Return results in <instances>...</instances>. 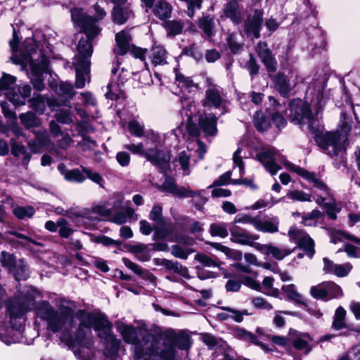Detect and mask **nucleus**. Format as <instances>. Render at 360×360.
<instances>
[{
	"mask_svg": "<svg viewBox=\"0 0 360 360\" xmlns=\"http://www.w3.org/2000/svg\"><path fill=\"white\" fill-rule=\"evenodd\" d=\"M35 311L39 318L46 321L50 330L62 332L60 341L71 349L80 360H95L92 352L91 327L98 333V337L105 340V355L110 358L117 356L122 342L112 334V324L105 315L79 311L76 317L80 321L79 327L75 338H73L70 330L75 323V314L70 308L61 307L60 311H57L49 302L41 301L35 306Z\"/></svg>",
	"mask_w": 360,
	"mask_h": 360,
	"instance_id": "f257e3e1",
	"label": "nucleus"
},
{
	"mask_svg": "<svg viewBox=\"0 0 360 360\" xmlns=\"http://www.w3.org/2000/svg\"><path fill=\"white\" fill-rule=\"evenodd\" d=\"M322 89L323 86L321 85L317 91L316 97L311 99L312 104L317 108L316 115L311 113L307 103L297 99L290 103V117L292 122L302 127L307 125V129L316 134V141L318 146L328 155L340 156L342 159L345 152L348 133L351 130L350 122L342 114L339 128L336 131L319 134L321 122L318 115L323 105Z\"/></svg>",
	"mask_w": 360,
	"mask_h": 360,
	"instance_id": "f03ea898",
	"label": "nucleus"
},
{
	"mask_svg": "<svg viewBox=\"0 0 360 360\" xmlns=\"http://www.w3.org/2000/svg\"><path fill=\"white\" fill-rule=\"evenodd\" d=\"M71 15L75 25L80 27L86 34L85 37H82L79 39L77 53L72 63L76 72L75 86L77 89H82L85 86L86 79H89V58L93 53L91 40L99 34L100 29L96 25L94 19L91 16L85 15L82 9H72Z\"/></svg>",
	"mask_w": 360,
	"mask_h": 360,
	"instance_id": "7ed1b4c3",
	"label": "nucleus"
},
{
	"mask_svg": "<svg viewBox=\"0 0 360 360\" xmlns=\"http://www.w3.org/2000/svg\"><path fill=\"white\" fill-rule=\"evenodd\" d=\"M39 296V292L32 287H27L7 305L11 327L0 326V340L7 345L22 342V323L25 314L34 306V300Z\"/></svg>",
	"mask_w": 360,
	"mask_h": 360,
	"instance_id": "20e7f679",
	"label": "nucleus"
},
{
	"mask_svg": "<svg viewBox=\"0 0 360 360\" xmlns=\"http://www.w3.org/2000/svg\"><path fill=\"white\" fill-rule=\"evenodd\" d=\"M10 46L13 50L11 60L13 63L20 65L22 70L29 65L31 70L30 77L34 88L38 91L43 90L44 84L42 74L47 69L46 51L39 50V52H38L39 46L32 37L24 40L19 52L15 50L16 44L14 39L10 41Z\"/></svg>",
	"mask_w": 360,
	"mask_h": 360,
	"instance_id": "39448f33",
	"label": "nucleus"
},
{
	"mask_svg": "<svg viewBox=\"0 0 360 360\" xmlns=\"http://www.w3.org/2000/svg\"><path fill=\"white\" fill-rule=\"evenodd\" d=\"M288 166L294 169L296 174L313 184V186L316 189L313 192L314 196H316V202L326 209V213L330 219H335L337 218V213L340 212L341 207L331 195L327 186L320 179H317L314 174L304 169L290 165H288Z\"/></svg>",
	"mask_w": 360,
	"mask_h": 360,
	"instance_id": "423d86ee",
	"label": "nucleus"
},
{
	"mask_svg": "<svg viewBox=\"0 0 360 360\" xmlns=\"http://www.w3.org/2000/svg\"><path fill=\"white\" fill-rule=\"evenodd\" d=\"M188 106L183 108L181 113L182 116L187 117L186 129L190 136L196 139L200 134L199 129L195 124H198L206 136H215L217 134V122L218 117L216 115L205 113L201 115L198 119L196 117L197 109L195 105L188 102ZM196 140V139H194Z\"/></svg>",
	"mask_w": 360,
	"mask_h": 360,
	"instance_id": "0eeeda50",
	"label": "nucleus"
},
{
	"mask_svg": "<svg viewBox=\"0 0 360 360\" xmlns=\"http://www.w3.org/2000/svg\"><path fill=\"white\" fill-rule=\"evenodd\" d=\"M116 325L117 331L121 334L124 341L134 346L135 359H143L144 360H148L150 357L158 354L157 342L155 340L151 342H145L143 346L139 342L135 327L122 322H117Z\"/></svg>",
	"mask_w": 360,
	"mask_h": 360,
	"instance_id": "6e6552de",
	"label": "nucleus"
},
{
	"mask_svg": "<svg viewBox=\"0 0 360 360\" xmlns=\"http://www.w3.org/2000/svg\"><path fill=\"white\" fill-rule=\"evenodd\" d=\"M256 160H258L265 170L274 176L281 169L276 163V160L282 162L286 169L295 172L294 169L290 168L288 165L297 167L296 165L287 161L283 155H282L276 148L272 147L262 148L256 154Z\"/></svg>",
	"mask_w": 360,
	"mask_h": 360,
	"instance_id": "1a4fd4ad",
	"label": "nucleus"
},
{
	"mask_svg": "<svg viewBox=\"0 0 360 360\" xmlns=\"http://www.w3.org/2000/svg\"><path fill=\"white\" fill-rule=\"evenodd\" d=\"M115 40L117 44L115 49V54L123 56L129 51L134 58L144 60L147 50L136 46H131L130 49L131 36L128 32L123 30L118 32L115 36Z\"/></svg>",
	"mask_w": 360,
	"mask_h": 360,
	"instance_id": "9d476101",
	"label": "nucleus"
},
{
	"mask_svg": "<svg viewBox=\"0 0 360 360\" xmlns=\"http://www.w3.org/2000/svg\"><path fill=\"white\" fill-rule=\"evenodd\" d=\"M288 236L290 240L296 243L300 248L307 252L310 258L313 256L314 243L307 233L292 226L288 231Z\"/></svg>",
	"mask_w": 360,
	"mask_h": 360,
	"instance_id": "9b49d317",
	"label": "nucleus"
},
{
	"mask_svg": "<svg viewBox=\"0 0 360 360\" xmlns=\"http://www.w3.org/2000/svg\"><path fill=\"white\" fill-rule=\"evenodd\" d=\"M193 147L188 146V150H183L179 153L178 157V161L181 165V169L186 175L190 173L189 161L191 150H194L195 152L198 153L200 160L203 158L206 153V146L202 142L199 140H193Z\"/></svg>",
	"mask_w": 360,
	"mask_h": 360,
	"instance_id": "f8f14e48",
	"label": "nucleus"
},
{
	"mask_svg": "<svg viewBox=\"0 0 360 360\" xmlns=\"http://www.w3.org/2000/svg\"><path fill=\"white\" fill-rule=\"evenodd\" d=\"M202 105L208 109L219 110V116L226 112L225 101L221 96L218 89L214 86H210L205 91V98Z\"/></svg>",
	"mask_w": 360,
	"mask_h": 360,
	"instance_id": "ddd939ff",
	"label": "nucleus"
},
{
	"mask_svg": "<svg viewBox=\"0 0 360 360\" xmlns=\"http://www.w3.org/2000/svg\"><path fill=\"white\" fill-rule=\"evenodd\" d=\"M263 13L255 10L252 15H249L244 23L245 32L255 39L260 37V29L263 22Z\"/></svg>",
	"mask_w": 360,
	"mask_h": 360,
	"instance_id": "4468645a",
	"label": "nucleus"
},
{
	"mask_svg": "<svg viewBox=\"0 0 360 360\" xmlns=\"http://www.w3.org/2000/svg\"><path fill=\"white\" fill-rule=\"evenodd\" d=\"M229 231L231 233L230 240L233 243L252 247L256 244L254 243V240L257 239V237L249 234L242 228L233 225L229 228Z\"/></svg>",
	"mask_w": 360,
	"mask_h": 360,
	"instance_id": "2eb2a0df",
	"label": "nucleus"
},
{
	"mask_svg": "<svg viewBox=\"0 0 360 360\" xmlns=\"http://www.w3.org/2000/svg\"><path fill=\"white\" fill-rule=\"evenodd\" d=\"M124 148L131 152L133 154L143 155L153 164L156 165L158 166L160 165V160L158 157H156V154H158L156 150L149 148L145 149L143 143H140L138 144H125L124 146Z\"/></svg>",
	"mask_w": 360,
	"mask_h": 360,
	"instance_id": "dca6fc26",
	"label": "nucleus"
},
{
	"mask_svg": "<svg viewBox=\"0 0 360 360\" xmlns=\"http://www.w3.org/2000/svg\"><path fill=\"white\" fill-rule=\"evenodd\" d=\"M161 190L181 197H194L200 194L199 191H193L184 187H178L173 179L166 177Z\"/></svg>",
	"mask_w": 360,
	"mask_h": 360,
	"instance_id": "f3484780",
	"label": "nucleus"
},
{
	"mask_svg": "<svg viewBox=\"0 0 360 360\" xmlns=\"http://www.w3.org/2000/svg\"><path fill=\"white\" fill-rule=\"evenodd\" d=\"M254 248L263 255H271L278 260H282L293 251L286 248H279L272 245H262L260 243H256Z\"/></svg>",
	"mask_w": 360,
	"mask_h": 360,
	"instance_id": "a211bd4d",
	"label": "nucleus"
},
{
	"mask_svg": "<svg viewBox=\"0 0 360 360\" xmlns=\"http://www.w3.org/2000/svg\"><path fill=\"white\" fill-rule=\"evenodd\" d=\"M257 53L267 70L269 72H275L277 68V63L271 51L267 47V44L264 42H259L257 46Z\"/></svg>",
	"mask_w": 360,
	"mask_h": 360,
	"instance_id": "6ab92c4d",
	"label": "nucleus"
},
{
	"mask_svg": "<svg viewBox=\"0 0 360 360\" xmlns=\"http://www.w3.org/2000/svg\"><path fill=\"white\" fill-rule=\"evenodd\" d=\"M352 266L349 263L344 264H334L327 258H323V270L325 273L333 274L338 277H344L348 275Z\"/></svg>",
	"mask_w": 360,
	"mask_h": 360,
	"instance_id": "aec40b11",
	"label": "nucleus"
},
{
	"mask_svg": "<svg viewBox=\"0 0 360 360\" xmlns=\"http://www.w3.org/2000/svg\"><path fill=\"white\" fill-rule=\"evenodd\" d=\"M145 136L146 137L145 142L146 146L149 144L150 142L153 143L155 146V147L152 148L156 150L158 153V154H156V157H158L160 160V165L158 166L162 169H165L167 167L168 162L169 161V156L161 153L157 149V146H158L160 139L159 134L155 133L154 131H150L147 132L146 135L145 134Z\"/></svg>",
	"mask_w": 360,
	"mask_h": 360,
	"instance_id": "412c9836",
	"label": "nucleus"
},
{
	"mask_svg": "<svg viewBox=\"0 0 360 360\" xmlns=\"http://www.w3.org/2000/svg\"><path fill=\"white\" fill-rule=\"evenodd\" d=\"M36 141H30L28 145L33 153H38L41 147H49L55 150L54 145L51 142L48 133L46 130H39L35 131Z\"/></svg>",
	"mask_w": 360,
	"mask_h": 360,
	"instance_id": "4be33fe9",
	"label": "nucleus"
},
{
	"mask_svg": "<svg viewBox=\"0 0 360 360\" xmlns=\"http://www.w3.org/2000/svg\"><path fill=\"white\" fill-rule=\"evenodd\" d=\"M58 169L68 181L80 184L86 179L82 170L78 169H68L63 163L58 165Z\"/></svg>",
	"mask_w": 360,
	"mask_h": 360,
	"instance_id": "5701e85b",
	"label": "nucleus"
},
{
	"mask_svg": "<svg viewBox=\"0 0 360 360\" xmlns=\"http://www.w3.org/2000/svg\"><path fill=\"white\" fill-rule=\"evenodd\" d=\"M166 335L180 349H188L191 345L190 337L184 332L176 334L173 330H169Z\"/></svg>",
	"mask_w": 360,
	"mask_h": 360,
	"instance_id": "b1692460",
	"label": "nucleus"
},
{
	"mask_svg": "<svg viewBox=\"0 0 360 360\" xmlns=\"http://www.w3.org/2000/svg\"><path fill=\"white\" fill-rule=\"evenodd\" d=\"M32 89L29 84H24L18 88L19 94L13 92L7 94V98L13 104L22 105L25 103V99L31 95Z\"/></svg>",
	"mask_w": 360,
	"mask_h": 360,
	"instance_id": "393cba45",
	"label": "nucleus"
},
{
	"mask_svg": "<svg viewBox=\"0 0 360 360\" xmlns=\"http://www.w3.org/2000/svg\"><path fill=\"white\" fill-rule=\"evenodd\" d=\"M278 225L279 219L277 217H272L263 220L259 218L256 230L274 233L278 231Z\"/></svg>",
	"mask_w": 360,
	"mask_h": 360,
	"instance_id": "a878e982",
	"label": "nucleus"
},
{
	"mask_svg": "<svg viewBox=\"0 0 360 360\" xmlns=\"http://www.w3.org/2000/svg\"><path fill=\"white\" fill-rule=\"evenodd\" d=\"M150 58L155 66L164 65L167 63L168 53L162 46L155 45L150 50Z\"/></svg>",
	"mask_w": 360,
	"mask_h": 360,
	"instance_id": "bb28decb",
	"label": "nucleus"
},
{
	"mask_svg": "<svg viewBox=\"0 0 360 360\" xmlns=\"http://www.w3.org/2000/svg\"><path fill=\"white\" fill-rule=\"evenodd\" d=\"M152 8L153 14L160 20H165L171 16L172 7L165 0H158Z\"/></svg>",
	"mask_w": 360,
	"mask_h": 360,
	"instance_id": "cd10ccee",
	"label": "nucleus"
},
{
	"mask_svg": "<svg viewBox=\"0 0 360 360\" xmlns=\"http://www.w3.org/2000/svg\"><path fill=\"white\" fill-rule=\"evenodd\" d=\"M312 338L309 333H300L293 340L292 345L295 349L303 351L305 354H309L311 350L310 342Z\"/></svg>",
	"mask_w": 360,
	"mask_h": 360,
	"instance_id": "c85d7f7f",
	"label": "nucleus"
},
{
	"mask_svg": "<svg viewBox=\"0 0 360 360\" xmlns=\"http://www.w3.org/2000/svg\"><path fill=\"white\" fill-rule=\"evenodd\" d=\"M225 15L230 18L235 24H239L241 21V14L239 6L237 1H231L229 2L224 9Z\"/></svg>",
	"mask_w": 360,
	"mask_h": 360,
	"instance_id": "c756f323",
	"label": "nucleus"
},
{
	"mask_svg": "<svg viewBox=\"0 0 360 360\" xmlns=\"http://www.w3.org/2000/svg\"><path fill=\"white\" fill-rule=\"evenodd\" d=\"M234 334L236 337L251 343L259 345L264 351L268 352L269 349L264 344L259 342L257 340L256 335L242 328H237L235 330Z\"/></svg>",
	"mask_w": 360,
	"mask_h": 360,
	"instance_id": "7c9ffc66",
	"label": "nucleus"
},
{
	"mask_svg": "<svg viewBox=\"0 0 360 360\" xmlns=\"http://www.w3.org/2000/svg\"><path fill=\"white\" fill-rule=\"evenodd\" d=\"M131 11L127 7L115 6L112 11V20L122 25L129 19Z\"/></svg>",
	"mask_w": 360,
	"mask_h": 360,
	"instance_id": "2f4dec72",
	"label": "nucleus"
},
{
	"mask_svg": "<svg viewBox=\"0 0 360 360\" xmlns=\"http://www.w3.org/2000/svg\"><path fill=\"white\" fill-rule=\"evenodd\" d=\"M16 280H25L29 276V270L22 260L15 263L11 271Z\"/></svg>",
	"mask_w": 360,
	"mask_h": 360,
	"instance_id": "473e14b6",
	"label": "nucleus"
},
{
	"mask_svg": "<svg viewBox=\"0 0 360 360\" xmlns=\"http://www.w3.org/2000/svg\"><path fill=\"white\" fill-rule=\"evenodd\" d=\"M209 232L213 237L218 236L224 238L229 235L228 225L224 222L211 224Z\"/></svg>",
	"mask_w": 360,
	"mask_h": 360,
	"instance_id": "72a5a7b5",
	"label": "nucleus"
},
{
	"mask_svg": "<svg viewBox=\"0 0 360 360\" xmlns=\"http://www.w3.org/2000/svg\"><path fill=\"white\" fill-rule=\"evenodd\" d=\"M281 290L286 295L288 299L294 300L299 304H304L302 295L296 290L295 286L293 284L283 285Z\"/></svg>",
	"mask_w": 360,
	"mask_h": 360,
	"instance_id": "f704fd0d",
	"label": "nucleus"
},
{
	"mask_svg": "<svg viewBox=\"0 0 360 360\" xmlns=\"http://www.w3.org/2000/svg\"><path fill=\"white\" fill-rule=\"evenodd\" d=\"M345 240H352L355 243L360 245V239L353 235L340 230H334L332 231L331 241L333 243H336L338 241H344Z\"/></svg>",
	"mask_w": 360,
	"mask_h": 360,
	"instance_id": "c9c22d12",
	"label": "nucleus"
},
{
	"mask_svg": "<svg viewBox=\"0 0 360 360\" xmlns=\"http://www.w3.org/2000/svg\"><path fill=\"white\" fill-rule=\"evenodd\" d=\"M275 83L280 93L285 96L290 90V84L287 77L278 73L275 77Z\"/></svg>",
	"mask_w": 360,
	"mask_h": 360,
	"instance_id": "e433bc0d",
	"label": "nucleus"
},
{
	"mask_svg": "<svg viewBox=\"0 0 360 360\" xmlns=\"http://www.w3.org/2000/svg\"><path fill=\"white\" fill-rule=\"evenodd\" d=\"M124 79L122 78L118 82H111L107 86L108 91L105 93L107 98L111 100L117 99L120 93V84L124 83Z\"/></svg>",
	"mask_w": 360,
	"mask_h": 360,
	"instance_id": "4c0bfd02",
	"label": "nucleus"
},
{
	"mask_svg": "<svg viewBox=\"0 0 360 360\" xmlns=\"http://www.w3.org/2000/svg\"><path fill=\"white\" fill-rule=\"evenodd\" d=\"M346 311L342 307H339L335 310L333 321V328L336 330H340L345 327Z\"/></svg>",
	"mask_w": 360,
	"mask_h": 360,
	"instance_id": "58836bf2",
	"label": "nucleus"
},
{
	"mask_svg": "<svg viewBox=\"0 0 360 360\" xmlns=\"http://www.w3.org/2000/svg\"><path fill=\"white\" fill-rule=\"evenodd\" d=\"M19 118L22 125L29 129L39 124V120L32 112H27L20 115Z\"/></svg>",
	"mask_w": 360,
	"mask_h": 360,
	"instance_id": "ea45409f",
	"label": "nucleus"
},
{
	"mask_svg": "<svg viewBox=\"0 0 360 360\" xmlns=\"http://www.w3.org/2000/svg\"><path fill=\"white\" fill-rule=\"evenodd\" d=\"M128 128L132 135L136 137L145 136L144 124L143 122H140L136 120H131L129 122Z\"/></svg>",
	"mask_w": 360,
	"mask_h": 360,
	"instance_id": "a19ab883",
	"label": "nucleus"
},
{
	"mask_svg": "<svg viewBox=\"0 0 360 360\" xmlns=\"http://www.w3.org/2000/svg\"><path fill=\"white\" fill-rule=\"evenodd\" d=\"M55 90L59 95L65 96L67 98H72L75 95L73 88L70 83L60 82L56 84Z\"/></svg>",
	"mask_w": 360,
	"mask_h": 360,
	"instance_id": "79ce46f5",
	"label": "nucleus"
},
{
	"mask_svg": "<svg viewBox=\"0 0 360 360\" xmlns=\"http://www.w3.org/2000/svg\"><path fill=\"white\" fill-rule=\"evenodd\" d=\"M214 22L212 18L203 17L199 20V27L207 37L213 34Z\"/></svg>",
	"mask_w": 360,
	"mask_h": 360,
	"instance_id": "37998d69",
	"label": "nucleus"
},
{
	"mask_svg": "<svg viewBox=\"0 0 360 360\" xmlns=\"http://www.w3.org/2000/svg\"><path fill=\"white\" fill-rule=\"evenodd\" d=\"M255 125L258 131H264L270 127L269 121L263 115L261 112H257L254 116Z\"/></svg>",
	"mask_w": 360,
	"mask_h": 360,
	"instance_id": "c03bdc74",
	"label": "nucleus"
},
{
	"mask_svg": "<svg viewBox=\"0 0 360 360\" xmlns=\"http://www.w3.org/2000/svg\"><path fill=\"white\" fill-rule=\"evenodd\" d=\"M13 214L19 219L32 217L34 214V209L31 206L17 207L13 209Z\"/></svg>",
	"mask_w": 360,
	"mask_h": 360,
	"instance_id": "a18cd8bd",
	"label": "nucleus"
},
{
	"mask_svg": "<svg viewBox=\"0 0 360 360\" xmlns=\"http://www.w3.org/2000/svg\"><path fill=\"white\" fill-rule=\"evenodd\" d=\"M149 218L158 225H165L166 222L162 217V209L160 205H154L150 212Z\"/></svg>",
	"mask_w": 360,
	"mask_h": 360,
	"instance_id": "49530a36",
	"label": "nucleus"
},
{
	"mask_svg": "<svg viewBox=\"0 0 360 360\" xmlns=\"http://www.w3.org/2000/svg\"><path fill=\"white\" fill-rule=\"evenodd\" d=\"M29 102L31 104V107L39 113H42L46 109L45 98L39 94L34 95Z\"/></svg>",
	"mask_w": 360,
	"mask_h": 360,
	"instance_id": "de8ad7c7",
	"label": "nucleus"
},
{
	"mask_svg": "<svg viewBox=\"0 0 360 360\" xmlns=\"http://www.w3.org/2000/svg\"><path fill=\"white\" fill-rule=\"evenodd\" d=\"M81 169L88 179L93 182L98 184L101 187H103L104 180L101 174L89 168L82 166Z\"/></svg>",
	"mask_w": 360,
	"mask_h": 360,
	"instance_id": "09e8293b",
	"label": "nucleus"
},
{
	"mask_svg": "<svg viewBox=\"0 0 360 360\" xmlns=\"http://www.w3.org/2000/svg\"><path fill=\"white\" fill-rule=\"evenodd\" d=\"M207 244L210 245L211 247L214 248L217 250H219L223 252L227 257H233L235 255H238L239 257H241V252L235 251L233 250L230 249L229 248L219 243H213V242H206Z\"/></svg>",
	"mask_w": 360,
	"mask_h": 360,
	"instance_id": "8fccbe9b",
	"label": "nucleus"
},
{
	"mask_svg": "<svg viewBox=\"0 0 360 360\" xmlns=\"http://www.w3.org/2000/svg\"><path fill=\"white\" fill-rule=\"evenodd\" d=\"M322 214L318 210H314L311 212L302 217V223L305 226H315L316 220L321 217Z\"/></svg>",
	"mask_w": 360,
	"mask_h": 360,
	"instance_id": "3c124183",
	"label": "nucleus"
},
{
	"mask_svg": "<svg viewBox=\"0 0 360 360\" xmlns=\"http://www.w3.org/2000/svg\"><path fill=\"white\" fill-rule=\"evenodd\" d=\"M310 293L311 295L316 299L328 298L325 283L312 286L310 289Z\"/></svg>",
	"mask_w": 360,
	"mask_h": 360,
	"instance_id": "603ef678",
	"label": "nucleus"
},
{
	"mask_svg": "<svg viewBox=\"0 0 360 360\" xmlns=\"http://www.w3.org/2000/svg\"><path fill=\"white\" fill-rule=\"evenodd\" d=\"M241 153V149L238 148L233 155V161L235 165V167H233V171L236 170V167H238V174L240 177H242L245 174V168H244V163L243 161V158L240 155Z\"/></svg>",
	"mask_w": 360,
	"mask_h": 360,
	"instance_id": "864d4df0",
	"label": "nucleus"
},
{
	"mask_svg": "<svg viewBox=\"0 0 360 360\" xmlns=\"http://www.w3.org/2000/svg\"><path fill=\"white\" fill-rule=\"evenodd\" d=\"M288 197L293 200L301 202H311V195L302 191L295 190L288 193Z\"/></svg>",
	"mask_w": 360,
	"mask_h": 360,
	"instance_id": "5fc2aeb1",
	"label": "nucleus"
},
{
	"mask_svg": "<svg viewBox=\"0 0 360 360\" xmlns=\"http://www.w3.org/2000/svg\"><path fill=\"white\" fill-rule=\"evenodd\" d=\"M328 298H335L342 295L341 288L333 282H325Z\"/></svg>",
	"mask_w": 360,
	"mask_h": 360,
	"instance_id": "6e6d98bb",
	"label": "nucleus"
},
{
	"mask_svg": "<svg viewBox=\"0 0 360 360\" xmlns=\"http://www.w3.org/2000/svg\"><path fill=\"white\" fill-rule=\"evenodd\" d=\"M195 259L206 267L219 266V262L204 254H197Z\"/></svg>",
	"mask_w": 360,
	"mask_h": 360,
	"instance_id": "4d7b16f0",
	"label": "nucleus"
},
{
	"mask_svg": "<svg viewBox=\"0 0 360 360\" xmlns=\"http://www.w3.org/2000/svg\"><path fill=\"white\" fill-rule=\"evenodd\" d=\"M224 309L228 311L229 312V314H228L227 316L221 315V316L224 318H231L234 319L236 322H241L243 319V316L248 315L247 310L237 311L229 307H224Z\"/></svg>",
	"mask_w": 360,
	"mask_h": 360,
	"instance_id": "13d9d810",
	"label": "nucleus"
},
{
	"mask_svg": "<svg viewBox=\"0 0 360 360\" xmlns=\"http://www.w3.org/2000/svg\"><path fill=\"white\" fill-rule=\"evenodd\" d=\"M165 27L168 34L176 35L181 33L182 30V25L175 20H169L165 22Z\"/></svg>",
	"mask_w": 360,
	"mask_h": 360,
	"instance_id": "bf43d9fd",
	"label": "nucleus"
},
{
	"mask_svg": "<svg viewBox=\"0 0 360 360\" xmlns=\"http://www.w3.org/2000/svg\"><path fill=\"white\" fill-rule=\"evenodd\" d=\"M259 217H252L248 214L237 215L234 218L235 223L250 224L256 229Z\"/></svg>",
	"mask_w": 360,
	"mask_h": 360,
	"instance_id": "052dcab7",
	"label": "nucleus"
},
{
	"mask_svg": "<svg viewBox=\"0 0 360 360\" xmlns=\"http://www.w3.org/2000/svg\"><path fill=\"white\" fill-rule=\"evenodd\" d=\"M12 234H13L17 238L20 239L21 240L19 242L20 244H21L22 245H23L26 248H31L32 245H38V246L41 245V244L40 243L37 242L36 240H34L32 239L31 238L26 236L22 233H20L18 232H13Z\"/></svg>",
	"mask_w": 360,
	"mask_h": 360,
	"instance_id": "680f3d73",
	"label": "nucleus"
},
{
	"mask_svg": "<svg viewBox=\"0 0 360 360\" xmlns=\"http://www.w3.org/2000/svg\"><path fill=\"white\" fill-rule=\"evenodd\" d=\"M55 117L57 121L62 124H70L72 122L70 112L68 110H59Z\"/></svg>",
	"mask_w": 360,
	"mask_h": 360,
	"instance_id": "e2e57ef3",
	"label": "nucleus"
},
{
	"mask_svg": "<svg viewBox=\"0 0 360 360\" xmlns=\"http://www.w3.org/2000/svg\"><path fill=\"white\" fill-rule=\"evenodd\" d=\"M172 254L177 258L186 259L188 258L189 254L193 252L191 250H185L181 248L179 245H175L172 247Z\"/></svg>",
	"mask_w": 360,
	"mask_h": 360,
	"instance_id": "0e129e2a",
	"label": "nucleus"
},
{
	"mask_svg": "<svg viewBox=\"0 0 360 360\" xmlns=\"http://www.w3.org/2000/svg\"><path fill=\"white\" fill-rule=\"evenodd\" d=\"M1 262L4 266L7 267L10 271L12 270L13 266L16 263L13 255L6 252H1Z\"/></svg>",
	"mask_w": 360,
	"mask_h": 360,
	"instance_id": "69168bd1",
	"label": "nucleus"
},
{
	"mask_svg": "<svg viewBox=\"0 0 360 360\" xmlns=\"http://www.w3.org/2000/svg\"><path fill=\"white\" fill-rule=\"evenodd\" d=\"M184 51L186 55L193 57L196 60H199L202 58L201 50L195 44L185 48Z\"/></svg>",
	"mask_w": 360,
	"mask_h": 360,
	"instance_id": "338daca9",
	"label": "nucleus"
},
{
	"mask_svg": "<svg viewBox=\"0 0 360 360\" xmlns=\"http://www.w3.org/2000/svg\"><path fill=\"white\" fill-rule=\"evenodd\" d=\"M154 230L155 233L153 235V238L155 240L162 239L167 237L170 231L169 229L166 227V224L162 226L156 224L154 227Z\"/></svg>",
	"mask_w": 360,
	"mask_h": 360,
	"instance_id": "774afa93",
	"label": "nucleus"
}]
</instances>
